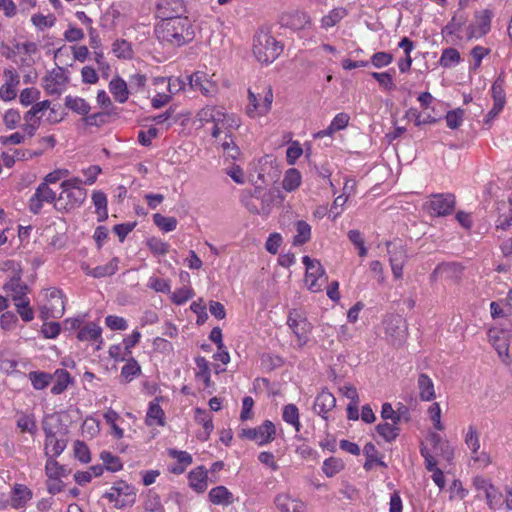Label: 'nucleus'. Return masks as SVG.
<instances>
[{
	"label": "nucleus",
	"mask_w": 512,
	"mask_h": 512,
	"mask_svg": "<svg viewBox=\"0 0 512 512\" xmlns=\"http://www.w3.org/2000/svg\"><path fill=\"white\" fill-rule=\"evenodd\" d=\"M118 262V258L114 257L107 264L97 266L95 268H92V270H89L88 275L94 278L112 276L118 270Z\"/></svg>",
	"instance_id": "2f4dec72"
},
{
	"label": "nucleus",
	"mask_w": 512,
	"mask_h": 512,
	"mask_svg": "<svg viewBox=\"0 0 512 512\" xmlns=\"http://www.w3.org/2000/svg\"><path fill=\"white\" fill-rule=\"evenodd\" d=\"M455 196L450 193L435 194L424 204V208L433 216H447L455 209Z\"/></svg>",
	"instance_id": "423d86ee"
},
{
	"label": "nucleus",
	"mask_w": 512,
	"mask_h": 512,
	"mask_svg": "<svg viewBox=\"0 0 512 512\" xmlns=\"http://www.w3.org/2000/svg\"><path fill=\"white\" fill-rule=\"evenodd\" d=\"M140 373L141 367L133 357L129 358L121 369V377L124 378L126 383L132 381V379Z\"/></svg>",
	"instance_id": "a19ab883"
},
{
	"label": "nucleus",
	"mask_w": 512,
	"mask_h": 512,
	"mask_svg": "<svg viewBox=\"0 0 512 512\" xmlns=\"http://www.w3.org/2000/svg\"><path fill=\"white\" fill-rule=\"evenodd\" d=\"M65 107L82 116L89 114L91 110L89 103L85 99L71 95L65 97Z\"/></svg>",
	"instance_id": "c756f323"
},
{
	"label": "nucleus",
	"mask_w": 512,
	"mask_h": 512,
	"mask_svg": "<svg viewBox=\"0 0 512 512\" xmlns=\"http://www.w3.org/2000/svg\"><path fill=\"white\" fill-rule=\"evenodd\" d=\"M60 194H62L63 198L65 196L68 199L66 203L70 207V209H74L76 207H80L84 203L87 197V190L77 189L68 190V192H64V190H62Z\"/></svg>",
	"instance_id": "f704fd0d"
},
{
	"label": "nucleus",
	"mask_w": 512,
	"mask_h": 512,
	"mask_svg": "<svg viewBox=\"0 0 512 512\" xmlns=\"http://www.w3.org/2000/svg\"><path fill=\"white\" fill-rule=\"evenodd\" d=\"M276 435V427L270 420H265L256 428L242 429L240 438L256 441L259 445L271 442Z\"/></svg>",
	"instance_id": "0eeeda50"
},
{
	"label": "nucleus",
	"mask_w": 512,
	"mask_h": 512,
	"mask_svg": "<svg viewBox=\"0 0 512 512\" xmlns=\"http://www.w3.org/2000/svg\"><path fill=\"white\" fill-rule=\"evenodd\" d=\"M463 266L458 262H443L436 266V273H442V277L450 280L461 278Z\"/></svg>",
	"instance_id": "b1692460"
},
{
	"label": "nucleus",
	"mask_w": 512,
	"mask_h": 512,
	"mask_svg": "<svg viewBox=\"0 0 512 512\" xmlns=\"http://www.w3.org/2000/svg\"><path fill=\"white\" fill-rule=\"evenodd\" d=\"M491 52V50L489 48H485L483 46H475L472 50H471V56L474 60V65H473V69L476 70L477 68L480 67L481 65V62L483 60L484 57H486L487 55H489Z\"/></svg>",
	"instance_id": "69168bd1"
},
{
	"label": "nucleus",
	"mask_w": 512,
	"mask_h": 512,
	"mask_svg": "<svg viewBox=\"0 0 512 512\" xmlns=\"http://www.w3.org/2000/svg\"><path fill=\"white\" fill-rule=\"evenodd\" d=\"M417 386L419 390V397L422 401H432L435 399V389L432 379L425 373L418 376Z\"/></svg>",
	"instance_id": "aec40b11"
},
{
	"label": "nucleus",
	"mask_w": 512,
	"mask_h": 512,
	"mask_svg": "<svg viewBox=\"0 0 512 512\" xmlns=\"http://www.w3.org/2000/svg\"><path fill=\"white\" fill-rule=\"evenodd\" d=\"M405 117L409 120H413L416 126H421L424 124H434L438 121L437 118L431 115H428L426 118L423 119V117H421V113L415 108H410L406 112Z\"/></svg>",
	"instance_id": "de8ad7c7"
},
{
	"label": "nucleus",
	"mask_w": 512,
	"mask_h": 512,
	"mask_svg": "<svg viewBox=\"0 0 512 512\" xmlns=\"http://www.w3.org/2000/svg\"><path fill=\"white\" fill-rule=\"evenodd\" d=\"M186 79L191 89L199 90L205 96H211L217 90L216 84L203 71H196L191 75H187Z\"/></svg>",
	"instance_id": "f8f14e48"
},
{
	"label": "nucleus",
	"mask_w": 512,
	"mask_h": 512,
	"mask_svg": "<svg viewBox=\"0 0 512 512\" xmlns=\"http://www.w3.org/2000/svg\"><path fill=\"white\" fill-rule=\"evenodd\" d=\"M40 98V91L35 88H25L19 96L20 103L24 106L33 104Z\"/></svg>",
	"instance_id": "bf43d9fd"
},
{
	"label": "nucleus",
	"mask_w": 512,
	"mask_h": 512,
	"mask_svg": "<svg viewBox=\"0 0 512 512\" xmlns=\"http://www.w3.org/2000/svg\"><path fill=\"white\" fill-rule=\"evenodd\" d=\"M51 102L49 100H44L41 102H37L32 105L31 109L28 110L24 114V120H31V119H40L41 117L38 116V114L44 110H47L50 108Z\"/></svg>",
	"instance_id": "6e6d98bb"
},
{
	"label": "nucleus",
	"mask_w": 512,
	"mask_h": 512,
	"mask_svg": "<svg viewBox=\"0 0 512 512\" xmlns=\"http://www.w3.org/2000/svg\"><path fill=\"white\" fill-rule=\"evenodd\" d=\"M147 247L153 254L156 255H165L169 251V244L163 242L161 239L157 237L148 238L146 241Z\"/></svg>",
	"instance_id": "09e8293b"
},
{
	"label": "nucleus",
	"mask_w": 512,
	"mask_h": 512,
	"mask_svg": "<svg viewBox=\"0 0 512 512\" xmlns=\"http://www.w3.org/2000/svg\"><path fill=\"white\" fill-rule=\"evenodd\" d=\"M363 454L365 455L366 457V461L365 463L363 464V468L366 470V471H370L372 470L373 468V465L376 463V461L378 460V458L380 457L379 456V452L376 448V446L369 442L367 443L364 448H363Z\"/></svg>",
	"instance_id": "a18cd8bd"
},
{
	"label": "nucleus",
	"mask_w": 512,
	"mask_h": 512,
	"mask_svg": "<svg viewBox=\"0 0 512 512\" xmlns=\"http://www.w3.org/2000/svg\"><path fill=\"white\" fill-rule=\"evenodd\" d=\"M281 177L277 160L272 155H266L259 161L258 178L264 184H276Z\"/></svg>",
	"instance_id": "6e6552de"
},
{
	"label": "nucleus",
	"mask_w": 512,
	"mask_h": 512,
	"mask_svg": "<svg viewBox=\"0 0 512 512\" xmlns=\"http://www.w3.org/2000/svg\"><path fill=\"white\" fill-rule=\"evenodd\" d=\"M143 506L148 512H165L160 496L151 489L147 493Z\"/></svg>",
	"instance_id": "79ce46f5"
},
{
	"label": "nucleus",
	"mask_w": 512,
	"mask_h": 512,
	"mask_svg": "<svg viewBox=\"0 0 512 512\" xmlns=\"http://www.w3.org/2000/svg\"><path fill=\"white\" fill-rule=\"evenodd\" d=\"M344 467L345 465L342 459L329 457L324 461L322 471L327 477L331 478L342 471Z\"/></svg>",
	"instance_id": "c9c22d12"
},
{
	"label": "nucleus",
	"mask_w": 512,
	"mask_h": 512,
	"mask_svg": "<svg viewBox=\"0 0 512 512\" xmlns=\"http://www.w3.org/2000/svg\"><path fill=\"white\" fill-rule=\"evenodd\" d=\"M154 224L164 232H171L177 227V219L175 217H166L160 213L153 215Z\"/></svg>",
	"instance_id": "c03bdc74"
},
{
	"label": "nucleus",
	"mask_w": 512,
	"mask_h": 512,
	"mask_svg": "<svg viewBox=\"0 0 512 512\" xmlns=\"http://www.w3.org/2000/svg\"><path fill=\"white\" fill-rule=\"evenodd\" d=\"M461 60L460 53L457 49L449 47L442 51L439 63L444 68H450L457 65Z\"/></svg>",
	"instance_id": "58836bf2"
},
{
	"label": "nucleus",
	"mask_w": 512,
	"mask_h": 512,
	"mask_svg": "<svg viewBox=\"0 0 512 512\" xmlns=\"http://www.w3.org/2000/svg\"><path fill=\"white\" fill-rule=\"evenodd\" d=\"M20 112L15 109H9L5 112L3 122L8 129H14L20 122Z\"/></svg>",
	"instance_id": "774afa93"
},
{
	"label": "nucleus",
	"mask_w": 512,
	"mask_h": 512,
	"mask_svg": "<svg viewBox=\"0 0 512 512\" xmlns=\"http://www.w3.org/2000/svg\"><path fill=\"white\" fill-rule=\"evenodd\" d=\"M31 21L39 30H44L45 28L54 26L56 17L53 14H49L47 16L43 14H34L31 17Z\"/></svg>",
	"instance_id": "8fccbe9b"
},
{
	"label": "nucleus",
	"mask_w": 512,
	"mask_h": 512,
	"mask_svg": "<svg viewBox=\"0 0 512 512\" xmlns=\"http://www.w3.org/2000/svg\"><path fill=\"white\" fill-rule=\"evenodd\" d=\"M195 421L203 426L205 432L204 436L200 434L198 438L202 441H206L214 428L212 416L206 410L196 408Z\"/></svg>",
	"instance_id": "c85d7f7f"
},
{
	"label": "nucleus",
	"mask_w": 512,
	"mask_h": 512,
	"mask_svg": "<svg viewBox=\"0 0 512 512\" xmlns=\"http://www.w3.org/2000/svg\"><path fill=\"white\" fill-rule=\"evenodd\" d=\"M346 14L347 12L343 8H336L331 10L328 15L321 19L322 27L328 29L335 26L346 16Z\"/></svg>",
	"instance_id": "37998d69"
},
{
	"label": "nucleus",
	"mask_w": 512,
	"mask_h": 512,
	"mask_svg": "<svg viewBox=\"0 0 512 512\" xmlns=\"http://www.w3.org/2000/svg\"><path fill=\"white\" fill-rule=\"evenodd\" d=\"M21 277L22 269L21 266L18 264L17 268L14 269V275L3 286V289L5 291L13 292V300L17 302L27 299L26 294L29 290L28 286L21 282Z\"/></svg>",
	"instance_id": "4468645a"
},
{
	"label": "nucleus",
	"mask_w": 512,
	"mask_h": 512,
	"mask_svg": "<svg viewBox=\"0 0 512 512\" xmlns=\"http://www.w3.org/2000/svg\"><path fill=\"white\" fill-rule=\"evenodd\" d=\"M111 490H115L121 504L118 509L132 507L136 503V489L133 485L128 484L124 480H119L113 484Z\"/></svg>",
	"instance_id": "ddd939ff"
},
{
	"label": "nucleus",
	"mask_w": 512,
	"mask_h": 512,
	"mask_svg": "<svg viewBox=\"0 0 512 512\" xmlns=\"http://www.w3.org/2000/svg\"><path fill=\"white\" fill-rule=\"evenodd\" d=\"M112 51L120 59H131L133 57L132 46L125 39L116 40L112 44Z\"/></svg>",
	"instance_id": "4c0bfd02"
},
{
	"label": "nucleus",
	"mask_w": 512,
	"mask_h": 512,
	"mask_svg": "<svg viewBox=\"0 0 512 512\" xmlns=\"http://www.w3.org/2000/svg\"><path fill=\"white\" fill-rule=\"evenodd\" d=\"M155 35L161 42L180 47L191 42L195 33L187 17H168L155 26Z\"/></svg>",
	"instance_id": "f257e3e1"
},
{
	"label": "nucleus",
	"mask_w": 512,
	"mask_h": 512,
	"mask_svg": "<svg viewBox=\"0 0 512 512\" xmlns=\"http://www.w3.org/2000/svg\"><path fill=\"white\" fill-rule=\"evenodd\" d=\"M302 262L306 268L305 283L308 289L312 292L321 291L323 284L327 281L322 265L309 256H304Z\"/></svg>",
	"instance_id": "39448f33"
},
{
	"label": "nucleus",
	"mask_w": 512,
	"mask_h": 512,
	"mask_svg": "<svg viewBox=\"0 0 512 512\" xmlns=\"http://www.w3.org/2000/svg\"><path fill=\"white\" fill-rule=\"evenodd\" d=\"M170 457L177 459L179 465L185 466L186 468L192 464V456L186 451H180L177 449H168Z\"/></svg>",
	"instance_id": "052dcab7"
},
{
	"label": "nucleus",
	"mask_w": 512,
	"mask_h": 512,
	"mask_svg": "<svg viewBox=\"0 0 512 512\" xmlns=\"http://www.w3.org/2000/svg\"><path fill=\"white\" fill-rule=\"evenodd\" d=\"M29 303L30 301L28 298L15 303L17 312L24 322H30L34 318L33 309L30 307Z\"/></svg>",
	"instance_id": "5fc2aeb1"
},
{
	"label": "nucleus",
	"mask_w": 512,
	"mask_h": 512,
	"mask_svg": "<svg viewBox=\"0 0 512 512\" xmlns=\"http://www.w3.org/2000/svg\"><path fill=\"white\" fill-rule=\"evenodd\" d=\"M488 337L500 356L508 354L510 330L491 328L488 331Z\"/></svg>",
	"instance_id": "2eb2a0df"
},
{
	"label": "nucleus",
	"mask_w": 512,
	"mask_h": 512,
	"mask_svg": "<svg viewBox=\"0 0 512 512\" xmlns=\"http://www.w3.org/2000/svg\"><path fill=\"white\" fill-rule=\"evenodd\" d=\"M392 61H393V55L391 53L381 51V52L374 53L371 57L370 62L375 68L380 69V68L388 66L389 64L392 63Z\"/></svg>",
	"instance_id": "603ef678"
},
{
	"label": "nucleus",
	"mask_w": 512,
	"mask_h": 512,
	"mask_svg": "<svg viewBox=\"0 0 512 512\" xmlns=\"http://www.w3.org/2000/svg\"><path fill=\"white\" fill-rule=\"evenodd\" d=\"M158 136V129L150 127L147 131L138 132V142L145 147H149L152 144V139Z\"/></svg>",
	"instance_id": "0e129e2a"
},
{
	"label": "nucleus",
	"mask_w": 512,
	"mask_h": 512,
	"mask_svg": "<svg viewBox=\"0 0 512 512\" xmlns=\"http://www.w3.org/2000/svg\"><path fill=\"white\" fill-rule=\"evenodd\" d=\"M377 433L387 442L394 441L399 436L400 429L393 423H379L376 426Z\"/></svg>",
	"instance_id": "e433bc0d"
},
{
	"label": "nucleus",
	"mask_w": 512,
	"mask_h": 512,
	"mask_svg": "<svg viewBox=\"0 0 512 512\" xmlns=\"http://www.w3.org/2000/svg\"><path fill=\"white\" fill-rule=\"evenodd\" d=\"M207 470L204 466H198L188 473L190 487L197 493H203L207 489Z\"/></svg>",
	"instance_id": "a211bd4d"
},
{
	"label": "nucleus",
	"mask_w": 512,
	"mask_h": 512,
	"mask_svg": "<svg viewBox=\"0 0 512 512\" xmlns=\"http://www.w3.org/2000/svg\"><path fill=\"white\" fill-rule=\"evenodd\" d=\"M428 413L430 416L431 421L433 422L434 428L436 430H443L444 426L441 423V408L438 403H433L429 409Z\"/></svg>",
	"instance_id": "338daca9"
},
{
	"label": "nucleus",
	"mask_w": 512,
	"mask_h": 512,
	"mask_svg": "<svg viewBox=\"0 0 512 512\" xmlns=\"http://www.w3.org/2000/svg\"><path fill=\"white\" fill-rule=\"evenodd\" d=\"M56 457H47L45 465V474L50 480H58V478L66 477L70 474L71 470L67 469L65 465H61L55 460Z\"/></svg>",
	"instance_id": "412c9836"
},
{
	"label": "nucleus",
	"mask_w": 512,
	"mask_h": 512,
	"mask_svg": "<svg viewBox=\"0 0 512 512\" xmlns=\"http://www.w3.org/2000/svg\"><path fill=\"white\" fill-rule=\"evenodd\" d=\"M284 46L268 31H258L253 40V54L261 63L273 62L283 51Z\"/></svg>",
	"instance_id": "7ed1b4c3"
},
{
	"label": "nucleus",
	"mask_w": 512,
	"mask_h": 512,
	"mask_svg": "<svg viewBox=\"0 0 512 512\" xmlns=\"http://www.w3.org/2000/svg\"><path fill=\"white\" fill-rule=\"evenodd\" d=\"M474 18L476 20V26L480 35L485 36L491 30V21L493 18V12L490 9H484L481 11H476L474 14Z\"/></svg>",
	"instance_id": "cd10ccee"
},
{
	"label": "nucleus",
	"mask_w": 512,
	"mask_h": 512,
	"mask_svg": "<svg viewBox=\"0 0 512 512\" xmlns=\"http://www.w3.org/2000/svg\"><path fill=\"white\" fill-rule=\"evenodd\" d=\"M61 331V325L58 322H45L41 327V333L47 339L56 338Z\"/></svg>",
	"instance_id": "680f3d73"
},
{
	"label": "nucleus",
	"mask_w": 512,
	"mask_h": 512,
	"mask_svg": "<svg viewBox=\"0 0 512 512\" xmlns=\"http://www.w3.org/2000/svg\"><path fill=\"white\" fill-rule=\"evenodd\" d=\"M43 431L45 434V455L47 457L60 456L67 446V440L65 438H57L56 432L46 422H43Z\"/></svg>",
	"instance_id": "9b49d317"
},
{
	"label": "nucleus",
	"mask_w": 512,
	"mask_h": 512,
	"mask_svg": "<svg viewBox=\"0 0 512 512\" xmlns=\"http://www.w3.org/2000/svg\"><path fill=\"white\" fill-rule=\"evenodd\" d=\"M335 405L336 399L334 395L327 390H322L314 401L313 409L318 415H321L322 418L327 419L326 414L331 411Z\"/></svg>",
	"instance_id": "dca6fc26"
},
{
	"label": "nucleus",
	"mask_w": 512,
	"mask_h": 512,
	"mask_svg": "<svg viewBox=\"0 0 512 512\" xmlns=\"http://www.w3.org/2000/svg\"><path fill=\"white\" fill-rule=\"evenodd\" d=\"M465 110L456 108L447 112L445 116L446 124L450 129H458L464 120Z\"/></svg>",
	"instance_id": "49530a36"
},
{
	"label": "nucleus",
	"mask_w": 512,
	"mask_h": 512,
	"mask_svg": "<svg viewBox=\"0 0 512 512\" xmlns=\"http://www.w3.org/2000/svg\"><path fill=\"white\" fill-rule=\"evenodd\" d=\"M390 263H405L407 252L404 246L397 242H387Z\"/></svg>",
	"instance_id": "72a5a7b5"
},
{
	"label": "nucleus",
	"mask_w": 512,
	"mask_h": 512,
	"mask_svg": "<svg viewBox=\"0 0 512 512\" xmlns=\"http://www.w3.org/2000/svg\"><path fill=\"white\" fill-rule=\"evenodd\" d=\"M28 378L34 389H45L52 381L53 375L44 371H31L28 373Z\"/></svg>",
	"instance_id": "473e14b6"
},
{
	"label": "nucleus",
	"mask_w": 512,
	"mask_h": 512,
	"mask_svg": "<svg viewBox=\"0 0 512 512\" xmlns=\"http://www.w3.org/2000/svg\"><path fill=\"white\" fill-rule=\"evenodd\" d=\"M310 23V17L305 12L297 11L293 15H290V28L294 30L303 29L307 24Z\"/></svg>",
	"instance_id": "864d4df0"
},
{
	"label": "nucleus",
	"mask_w": 512,
	"mask_h": 512,
	"mask_svg": "<svg viewBox=\"0 0 512 512\" xmlns=\"http://www.w3.org/2000/svg\"><path fill=\"white\" fill-rule=\"evenodd\" d=\"M296 234L293 237L292 244L294 246H302L311 239V226L304 220L295 222Z\"/></svg>",
	"instance_id": "a878e982"
},
{
	"label": "nucleus",
	"mask_w": 512,
	"mask_h": 512,
	"mask_svg": "<svg viewBox=\"0 0 512 512\" xmlns=\"http://www.w3.org/2000/svg\"><path fill=\"white\" fill-rule=\"evenodd\" d=\"M160 398L156 397L153 401L149 403V407L147 410L145 423L147 426H164L165 422V413L164 410L159 405Z\"/></svg>",
	"instance_id": "6ab92c4d"
},
{
	"label": "nucleus",
	"mask_w": 512,
	"mask_h": 512,
	"mask_svg": "<svg viewBox=\"0 0 512 512\" xmlns=\"http://www.w3.org/2000/svg\"><path fill=\"white\" fill-rule=\"evenodd\" d=\"M56 199V193L46 183L42 182L29 200V210L34 215H38L43 207V202L53 203Z\"/></svg>",
	"instance_id": "9d476101"
},
{
	"label": "nucleus",
	"mask_w": 512,
	"mask_h": 512,
	"mask_svg": "<svg viewBox=\"0 0 512 512\" xmlns=\"http://www.w3.org/2000/svg\"><path fill=\"white\" fill-rule=\"evenodd\" d=\"M312 328V324L304 314L290 313V330L292 331L290 344L298 348L306 345L310 341Z\"/></svg>",
	"instance_id": "20e7f679"
},
{
	"label": "nucleus",
	"mask_w": 512,
	"mask_h": 512,
	"mask_svg": "<svg viewBox=\"0 0 512 512\" xmlns=\"http://www.w3.org/2000/svg\"><path fill=\"white\" fill-rule=\"evenodd\" d=\"M465 443L466 445L471 449L472 451V458L475 462H482L487 464L489 462V457L486 453H481V455L476 456L479 448H480V442H479V435L474 426H469L468 432L465 436Z\"/></svg>",
	"instance_id": "f3484780"
},
{
	"label": "nucleus",
	"mask_w": 512,
	"mask_h": 512,
	"mask_svg": "<svg viewBox=\"0 0 512 512\" xmlns=\"http://www.w3.org/2000/svg\"><path fill=\"white\" fill-rule=\"evenodd\" d=\"M284 196L277 188L271 189L268 193L256 188L254 193L243 194L241 202L249 212L257 215H268L274 202L281 204Z\"/></svg>",
	"instance_id": "f03ea898"
},
{
	"label": "nucleus",
	"mask_w": 512,
	"mask_h": 512,
	"mask_svg": "<svg viewBox=\"0 0 512 512\" xmlns=\"http://www.w3.org/2000/svg\"><path fill=\"white\" fill-rule=\"evenodd\" d=\"M190 309L197 315L196 324L203 325L208 319V314L206 312V306L202 303V300L193 302Z\"/></svg>",
	"instance_id": "e2e57ef3"
},
{
	"label": "nucleus",
	"mask_w": 512,
	"mask_h": 512,
	"mask_svg": "<svg viewBox=\"0 0 512 512\" xmlns=\"http://www.w3.org/2000/svg\"><path fill=\"white\" fill-rule=\"evenodd\" d=\"M109 89L117 102L125 103L128 100L129 91L127 84L121 77H114L109 83Z\"/></svg>",
	"instance_id": "393cba45"
},
{
	"label": "nucleus",
	"mask_w": 512,
	"mask_h": 512,
	"mask_svg": "<svg viewBox=\"0 0 512 512\" xmlns=\"http://www.w3.org/2000/svg\"><path fill=\"white\" fill-rule=\"evenodd\" d=\"M54 375L56 376V382L51 388V393L59 395L67 389L70 383H73V378L70 373L64 369H57Z\"/></svg>",
	"instance_id": "7c9ffc66"
},
{
	"label": "nucleus",
	"mask_w": 512,
	"mask_h": 512,
	"mask_svg": "<svg viewBox=\"0 0 512 512\" xmlns=\"http://www.w3.org/2000/svg\"><path fill=\"white\" fill-rule=\"evenodd\" d=\"M209 501L214 505L228 506L233 503V494L225 486H217L210 490Z\"/></svg>",
	"instance_id": "4be33fe9"
},
{
	"label": "nucleus",
	"mask_w": 512,
	"mask_h": 512,
	"mask_svg": "<svg viewBox=\"0 0 512 512\" xmlns=\"http://www.w3.org/2000/svg\"><path fill=\"white\" fill-rule=\"evenodd\" d=\"M31 498L32 491L28 487L16 484L11 496V506L15 509L22 508Z\"/></svg>",
	"instance_id": "5701e85b"
},
{
	"label": "nucleus",
	"mask_w": 512,
	"mask_h": 512,
	"mask_svg": "<svg viewBox=\"0 0 512 512\" xmlns=\"http://www.w3.org/2000/svg\"><path fill=\"white\" fill-rule=\"evenodd\" d=\"M350 117L346 113H338L328 127V133H333L344 129L349 123Z\"/></svg>",
	"instance_id": "13d9d810"
},
{
	"label": "nucleus",
	"mask_w": 512,
	"mask_h": 512,
	"mask_svg": "<svg viewBox=\"0 0 512 512\" xmlns=\"http://www.w3.org/2000/svg\"><path fill=\"white\" fill-rule=\"evenodd\" d=\"M248 100H249V103L246 107V113L249 117L255 118L257 116L264 115L271 108V104L273 101L272 89L269 88L266 91L262 102H260V100L258 99L256 94L251 89H249L248 90Z\"/></svg>",
	"instance_id": "1a4fd4ad"
},
{
	"label": "nucleus",
	"mask_w": 512,
	"mask_h": 512,
	"mask_svg": "<svg viewBox=\"0 0 512 512\" xmlns=\"http://www.w3.org/2000/svg\"><path fill=\"white\" fill-rule=\"evenodd\" d=\"M101 334L102 328L96 323L90 322L83 328H80L76 337L79 341L99 340V342L102 343Z\"/></svg>",
	"instance_id": "bb28decb"
},
{
	"label": "nucleus",
	"mask_w": 512,
	"mask_h": 512,
	"mask_svg": "<svg viewBox=\"0 0 512 512\" xmlns=\"http://www.w3.org/2000/svg\"><path fill=\"white\" fill-rule=\"evenodd\" d=\"M194 296L193 290L182 287L175 290L171 296V300L176 305H182Z\"/></svg>",
	"instance_id": "4d7b16f0"
},
{
	"label": "nucleus",
	"mask_w": 512,
	"mask_h": 512,
	"mask_svg": "<svg viewBox=\"0 0 512 512\" xmlns=\"http://www.w3.org/2000/svg\"><path fill=\"white\" fill-rule=\"evenodd\" d=\"M74 455L81 463L91 461L90 450L85 442L77 440L74 443Z\"/></svg>",
	"instance_id": "3c124183"
},
{
	"label": "nucleus",
	"mask_w": 512,
	"mask_h": 512,
	"mask_svg": "<svg viewBox=\"0 0 512 512\" xmlns=\"http://www.w3.org/2000/svg\"><path fill=\"white\" fill-rule=\"evenodd\" d=\"M100 459L103 461L107 471L118 472L123 468L120 458L109 451H102L100 453Z\"/></svg>",
	"instance_id": "ea45409f"
}]
</instances>
